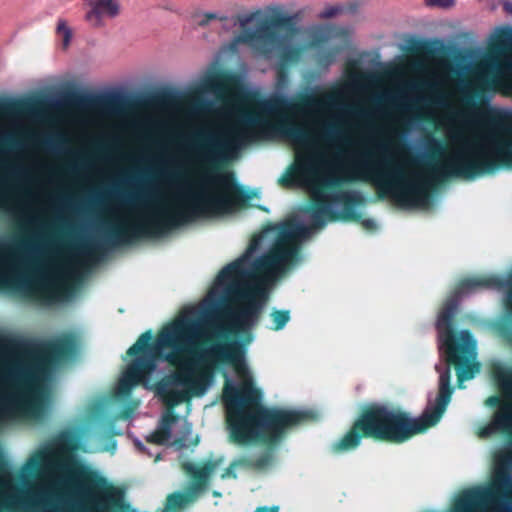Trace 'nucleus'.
I'll return each instance as SVG.
<instances>
[{"label": "nucleus", "mask_w": 512, "mask_h": 512, "mask_svg": "<svg viewBox=\"0 0 512 512\" xmlns=\"http://www.w3.org/2000/svg\"><path fill=\"white\" fill-rule=\"evenodd\" d=\"M311 234L303 222L292 218L266 228L254 238L245 253L226 265L199 306L186 307L150 345L152 334L143 333L129 348L137 356L122 373L116 395L126 398L143 382L146 389L168 405L204 396L215 384V372L232 369L239 385L226 374L223 402L229 433L240 444L260 434L276 440L284 429L308 418L300 410L267 409L262 392L255 386L239 341L217 343L193 351L194 347L226 332L251 330L258 322L269 292L287 267L298 261V251Z\"/></svg>", "instance_id": "obj_1"}, {"label": "nucleus", "mask_w": 512, "mask_h": 512, "mask_svg": "<svg viewBox=\"0 0 512 512\" xmlns=\"http://www.w3.org/2000/svg\"><path fill=\"white\" fill-rule=\"evenodd\" d=\"M291 109L289 96L282 92L255 101L251 91L235 86L225 89L223 102L214 109L215 119L194 131L193 140L185 149L186 157L160 160L161 164L177 168L170 172L160 169L173 193L145 191L131 195L126 206L107 207L121 239L161 235L199 218L234 211L241 204L242 195L228 175L210 171L195 181L176 183L180 169L237 158L250 142L271 137L276 131L275 123H285Z\"/></svg>", "instance_id": "obj_2"}, {"label": "nucleus", "mask_w": 512, "mask_h": 512, "mask_svg": "<svg viewBox=\"0 0 512 512\" xmlns=\"http://www.w3.org/2000/svg\"><path fill=\"white\" fill-rule=\"evenodd\" d=\"M323 105L335 107L336 98L329 95L311 100L304 108L308 116L304 124L285 132L295 146V163L286 183L302 186L317 203L309 216L313 228H322L348 213L355 193L331 187L349 181H372L405 208L430 206V184L398 143L395 128L385 126L358 137L332 127L322 132L318 115Z\"/></svg>", "instance_id": "obj_3"}, {"label": "nucleus", "mask_w": 512, "mask_h": 512, "mask_svg": "<svg viewBox=\"0 0 512 512\" xmlns=\"http://www.w3.org/2000/svg\"><path fill=\"white\" fill-rule=\"evenodd\" d=\"M478 288L497 290L508 288L510 291L506 295V304L512 309V272L505 276L491 275L467 279L462 283L460 289L455 292L437 317L438 348L441 357L444 358V363L435 365V369L439 373V392L435 398L429 396L423 414L412 418L398 409H390L386 406L373 407L355 422L349 432L332 444L334 452L343 453L359 446L361 436L358 430L367 436L403 442L439 422L453 393L450 386V364L455 362L460 365L458 369L460 388H463L462 383L465 380L472 379L479 372L475 338L468 330H462L460 332L461 344L455 345L451 327L452 319L463 297Z\"/></svg>", "instance_id": "obj_4"}, {"label": "nucleus", "mask_w": 512, "mask_h": 512, "mask_svg": "<svg viewBox=\"0 0 512 512\" xmlns=\"http://www.w3.org/2000/svg\"><path fill=\"white\" fill-rule=\"evenodd\" d=\"M76 429L62 433L22 466L18 489L9 473L0 475V512H76Z\"/></svg>", "instance_id": "obj_5"}, {"label": "nucleus", "mask_w": 512, "mask_h": 512, "mask_svg": "<svg viewBox=\"0 0 512 512\" xmlns=\"http://www.w3.org/2000/svg\"><path fill=\"white\" fill-rule=\"evenodd\" d=\"M295 19L296 15L289 14L285 5L277 2L241 13L237 24L244 34L234 37L223 47L222 53H236L241 43L248 42L260 57L277 56L282 61H291L297 57L299 47L287 33H278L275 29Z\"/></svg>", "instance_id": "obj_6"}, {"label": "nucleus", "mask_w": 512, "mask_h": 512, "mask_svg": "<svg viewBox=\"0 0 512 512\" xmlns=\"http://www.w3.org/2000/svg\"><path fill=\"white\" fill-rule=\"evenodd\" d=\"M146 441L176 448L195 444L191 423L185 417L174 415L170 410L162 414L157 428L146 436Z\"/></svg>", "instance_id": "obj_7"}, {"label": "nucleus", "mask_w": 512, "mask_h": 512, "mask_svg": "<svg viewBox=\"0 0 512 512\" xmlns=\"http://www.w3.org/2000/svg\"><path fill=\"white\" fill-rule=\"evenodd\" d=\"M220 462V460H209L201 464H187L186 469L195 482L189 491L171 495L167 501V508L175 510L191 503L195 495L205 487L207 478L215 471Z\"/></svg>", "instance_id": "obj_8"}, {"label": "nucleus", "mask_w": 512, "mask_h": 512, "mask_svg": "<svg viewBox=\"0 0 512 512\" xmlns=\"http://www.w3.org/2000/svg\"><path fill=\"white\" fill-rule=\"evenodd\" d=\"M502 388L509 402L503 403L490 423L479 430L482 438L490 437L497 432L512 433V376L502 380Z\"/></svg>", "instance_id": "obj_9"}, {"label": "nucleus", "mask_w": 512, "mask_h": 512, "mask_svg": "<svg viewBox=\"0 0 512 512\" xmlns=\"http://www.w3.org/2000/svg\"><path fill=\"white\" fill-rule=\"evenodd\" d=\"M90 6L85 19L93 27H102L104 17L116 18L120 14L121 6L117 0H86Z\"/></svg>", "instance_id": "obj_10"}, {"label": "nucleus", "mask_w": 512, "mask_h": 512, "mask_svg": "<svg viewBox=\"0 0 512 512\" xmlns=\"http://www.w3.org/2000/svg\"><path fill=\"white\" fill-rule=\"evenodd\" d=\"M492 48L500 51H509L512 48V27L503 25L493 30L490 36Z\"/></svg>", "instance_id": "obj_11"}, {"label": "nucleus", "mask_w": 512, "mask_h": 512, "mask_svg": "<svg viewBox=\"0 0 512 512\" xmlns=\"http://www.w3.org/2000/svg\"><path fill=\"white\" fill-rule=\"evenodd\" d=\"M56 32L61 37L63 47L67 48L72 41L73 32L66 20L59 19L57 21Z\"/></svg>", "instance_id": "obj_12"}, {"label": "nucleus", "mask_w": 512, "mask_h": 512, "mask_svg": "<svg viewBox=\"0 0 512 512\" xmlns=\"http://www.w3.org/2000/svg\"><path fill=\"white\" fill-rule=\"evenodd\" d=\"M270 316L273 322L271 328L274 330H282L290 320V312L288 310L274 309Z\"/></svg>", "instance_id": "obj_13"}, {"label": "nucleus", "mask_w": 512, "mask_h": 512, "mask_svg": "<svg viewBox=\"0 0 512 512\" xmlns=\"http://www.w3.org/2000/svg\"><path fill=\"white\" fill-rule=\"evenodd\" d=\"M494 486H497L498 490H502L506 495L512 494V476L507 475L502 478L498 476L494 477Z\"/></svg>", "instance_id": "obj_14"}, {"label": "nucleus", "mask_w": 512, "mask_h": 512, "mask_svg": "<svg viewBox=\"0 0 512 512\" xmlns=\"http://www.w3.org/2000/svg\"><path fill=\"white\" fill-rule=\"evenodd\" d=\"M343 11L341 5H326L318 14L319 19H330L339 15Z\"/></svg>", "instance_id": "obj_15"}, {"label": "nucleus", "mask_w": 512, "mask_h": 512, "mask_svg": "<svg viewBox=\"0 0 512 512\" xmlns=\"http://www.w3.org/2000/svg\"><path fill=\"white\" fill-rule=\"evenodd\" d=\"M424 5L428 8L447 10L456 5V0H424Z\"/></svg>", "instance_id": "obj_16"}, {"label": "nucleus", "mask_w": 512, "mask_h": 512, "mask_svg": "<svg viewBox=\"0 0 512 512\" xmlns=\"http://www.w3.org/2000/svg\"><path fill=\"white\" fill-rule=\"evenodd\" d=\"M117 449V443L115 439L112 437L107 438L106 440H99V443L97 444V447L95 448L96 451L99 452H110L114 453Z\"/></svg>", "instance_id": "obj_17"}, {"label": "nucleus", "mask_w": 512, "mask_h": 512, "mask_svg": "<svg viewBox=\"0 0 512 512\" xmlns=\"http://www.w3.org/2000/svg\"><path fill=\"white\" fill-rule=\"evenodd\" d=\"M227 16L220 12H205L202 14V19L200 20L201 25H206L212 20H227Z\"/></svg>", "instance_id": "obj_18"}, {"label": "nucleus", "mask_w": 512, "mask_h": 512, "mask_svg": "<svg viewBox=\"0 0 512 512\" xmlns=\"http://www.w3.org/2000/svg\"><path fill=\"white\" fill-rule=\"evenodd\" d=\"M61 144H50V147L55 152H68L69 149L67 147V140L64 136H60Z\"/></svg>", "instance_id": "obj_19"}, {"label": "nucleus", "mask_w": 512, "mask_h": 512, "mask_svg": "<svg viewBox=\"0 0 512 512\" xmlns=\"http://www.w3.org/2000/svg\"><path fill=\"white\" fill-rule=\"evenodd\" d=\"M241 464L240 461L233 462L229 468L225 470V472L221 475L222 478H228V477H236L235 470L237 467H239Z\"/></svg>", "instance_id": "obj_20"}, {"label": "nucleus", "mask_w": 512, "mask_h": 512, "mask_svg": "<svg viewBox=\"0 0 512 512\" xmlns=\"http://www.w3.org/2000/svg\"><path fill=\"white\" fill-rule=\"evenodd\" d=\"M465 61H466L465 64L457 66L456 71L459 75H463L464 73H466L472 65V59L470 57L465 59Z\"/></svg>", "instance_id": "obj_21"}, {"label": "nucleus", "mask_w": 512, "mask_h": 512, "mask_svg": "<svg viewBox=\"0 0 512 512\" xmlns=\"http://www.w3.org/2000/svg\"><path fill=\"white\" fill-rule=\"evenodd\" d=\"M133 442H134V445L136 446V448L141 452V453H145L147 454L148 456H153V453H151L146 447L145 445L143 444V442L138 439V438H134L133 439Z\"/></svg>", "instance_id": "obj_22"}, {"label": "nucleus", "mask_w": 512, "mask_h": 512, "mask_svg": "<svg viewBox=\"0 0 512 512\" xmlns=\"http://www.w3.org/2000/svg\"><path fill=\"white\" fill-rule=\"evenodd\" d=\"M255 512H279L278 506H272V507H259Z\"/></svg>", "instance_id": "obj_23"}, {"label": "nucleus", "mask_w": 512, "mask_h": 512, "mask_svg": "<svg viewBox=\"0 0 512 512\" xmlns=\"http://www.w3.org/2000/svg\"><path fill=\"white\" fill-rule=\"evenodd\" d=\"M317 29L318 32L324 37H328L331 31V28L328 26H318Z\"/></svg>", "instance_id": "obj_24"}, {"label": "nucleus", "mask_w": 512, "mask_h": 512, "mask_svg": "<svg viewBox=\"0 0 512 512\" xmlns=\"http://www.w3.org/2000/svg\"><path fill=\"white\" fill-rule=\"evenodd\" d=\"M432 84L435 87H440V86H442L444 84V81H443V79L440 76L436 75L434 77V79H433V83Z\"/></svg>", "instance_id": "obj_25"}, {"label": "nucleus", "mask_w": 512, "mask_h": 512, "mask_svg": "<svg viewBox=\"0 0 512 512\" xmlns=\"http://www.w3.org/2000/svg\"><path fill=\"white\" fill-rule=\"evenodd\" d=\"M363 225L368 229H372L375 227V221L372 219H366L363 221Z\"/></svg>", "instance_id": "obj_26"}, {"label": "nucleus", "mask_w": 512, "mask_h": 512, "mask_svg": "<svg viewBox=\"0 0 512 512\" xmlns=\"http://www.w3.org/2000/svg\"><path fill=\"white\" fill-rule=\"evenodd\" d=\"M436 101H437V103H438V104L443 105V106H446V105H447V103H448V102H447V98H446L443 94L439 95V96L437 97V100H436Z\"/></svg>", "instance_id": "obj_27"}, {"label": "nucleus", "mask_w": 512, "mask_h": 512, "mask_svg": "<svg viewBox=\"0 0 512 512\" xmlns=\"http://www.w3.org/2000/svg\"><path fill=\"white\" fill-rule=\"evenodd\" d=\"M503 8H504V10H505L506 12H508V13L512 14V3H511V2H509V1H505V2L503 3Z\"/></svg>", "instance_id": "obj_28"}, {"label": "nucleus", "mask_w": 512, "mask_h": 512, "mask_svg": "<svg viewBox=\"0 0 512 512\" xmlns=\"http://www.w3.org/2000/svg\"><path fill=\"white\" fill-rule=\"evenodd\" d=\"M487 403L489 405H497L499 404V399L497 397H490L488 400H487Z\"/></svg>", "instance_id": "obj_29"}]
</instances>
